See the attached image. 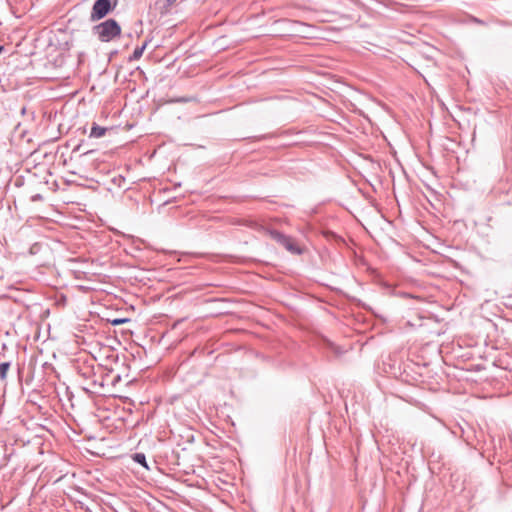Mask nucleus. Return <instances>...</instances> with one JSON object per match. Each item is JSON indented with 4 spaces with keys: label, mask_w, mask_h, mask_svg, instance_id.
I'll list each match as a JSON object with an SVG mask.
<instances>
[{
    "label": "nucleus",
    "mask_w": 512,
    "mask_h": 512,
    "mask_svg": "<svg viewBox=\"0 0 512 512\" xmlns=\"http://www.w3.org/2000/svg\"><path fill=\"white\" fill-rule=\"evenodd\" d=\"M283 247H285L286 250L291 252L292 254L299 255L302 253V250L297 246V244L294 242V240L289 236L285 243L283 244Z\"/></svg>",
    "instance_id": "7ed1b4c3"
},
{
    "label": "nucleus",
    "mask_w": 512,
    "mask_h": 512,
    "mask_svg": "<svg viewBox=\"0 0 512 512\" xmlns=\"http://www.w3.org/2000/svg\"><path fill=\"white\" fill-rule=\"evenodd\" d=\"M146 46H147V43L145 42L142 46L137 47L133 51L132 55L130 56V60L132 61V60L140 59L142 57L143 53H144V50H145Z\"/></svg>",
    "instance_id": "0eeeda50"
},
{
    "label": "nucleus",
    "mask_w": 512,
    "mask_h": 512,
    "mask_svg": "<svg viewBox=\"0 0 512 512\" xmlns=\"http://www.w3.org/2000/svg\"><path fill=\"white\" fill-rule=\"evenodd\" d=\"M106 131L107 129L105 127L99 126L96 123H94L91 128L89 136L93 138H100L105 135Z\"/></svg>",
    "instance_id": "20e7f679"
},
{
    "label": "nucleus",
    "mask_w": 512,
    "mask_h": 512,
    "mask_svg": "<svg viewBox=\"0 0 512 512\" xmlns=\"http://www.w3.org/2000/svg\"><path fill=\"white\" fill-rule=\"evenodd\" d=\"M10 368L9 362H2L0 363V378L4 380L6 378L7 372Z\"/></svg>",
    "instance_id": "6e6552de"
},
{
    "label": "nucleus",
    "mask_w": 512,
    "mask_h": 512,
    "mask_svg": "<svg viewBox=\"0 0 512 512\" xmlns=\"http://www.w3.org/2000/svg\"><path fill=\"white\" fill-rule=\"evenodd\" d=\"M92 34L101 42H110L121 35V26L114 19H107L92 27Z\"/></svg>",
    "instance_id": "f257e3e1"
},
{
    "label": "nucleus",
    "mask_w": 512,
    "mask_h": 512,
    "mask_svg": "<svg viewBox=\"0 0 512 512\" xmlns=\"http://www.w3.org/2000/svg\"><path fill=\"white\" fill-rule=\"evenodd\" d=\"M188 101H189L188 98H177V99L171 100L170 102L185 103V102H188Z\"/></svg>",
    "instance_id": "9d476101"
},
{
    "label": "nucleus",
    "mask_w": 512,
    "mask_h": 512,
    "mask_svg": "<svg viewBox=\"0 0 512 512\" xmlns=\"http://www.w3.org/2000/svg\"><path fill=\"white\" fill-rule=\"evenodd\" d=\"M165 1H166L165 9H168L176 2V0H165Z\"/></svg>",
    "instance_id": "9b49d317"
},
{
    "label": "nucleus",
    "mask_w": 512,
    "mask_h": 512,
    "mask_svg": "<svg viewBox=\"0 0 512 512\" xmlns=\"http://www.w3.org/2000/svg\"><path fill=\"white\" fill-rule=\"evenodd\" d=\"M118 5V0H96L90 13V21L95 22L105 18Z\"/></svg>",
    "instance_id": "f03ea898"
},
{
    "label": "nucleus",
    "mask_w": 512,
    "mask_h": 512,
    "mask_svg": "<svg viewBox=\"0 0 512 512\" xmlns=\"http://www.w3.org/2000/svg\"><path fill=\"white\" fill-rule=\"evenodd\" d=\"M132 459L140 464L141 466H143L144 468L146 469H149V466L147 464V461H146V456L144 453H135L132 455Z\"/></svg>",
    "instance_id": "423d86ee"
},
{
    "label": "nucleus",
    "mask_w": 512,
    "mask_h": 512,
    "mask_svg": "<svg viewBox=\"0 0 512 512\" xmlns=\"http://www.w3.org/2000/svg\"><path fill=\"white\" fill-rule=\"evenodd\" d=\"M127 321H128V319H126V318H116V319L111 321V324L114 325V326H117V325H120V324H122L124 322H127Z\"/></svg>",
    "instance_id": "1a4fd4ad"
},
{
    "label": "nucleus",
    "mask_w": 512,
    "mask_h": 512,
    "mask_svg": "<svg viewBox=\"0 0 512 512\" xmlns=\"http://www.w3.org/2000/svg\"><path fill=\"white\" fill-rule=\"evenodd\" d=\"M270 236L272 239H274L276 242H278L280 245L283 246V244L285 243V241L287 240V238L289 236L281 233L280 231H277V230H271L269 232Z\"/></svg>",
    "instance_id": "39448f33"
},
{
    "label": "nucleus",
    "mask_w": 512,
    "mask_h": 512,
    "mask_svg": "<svg viewBox=\"0 0 512 512\" xmlns=\"http://www.w3.org/2000/svg\"><path fill=\"white\" fill-rule=\"evenodd\" d=\"M472 21H473L474 23H477V24H484V22H483L482 20H480V19H478V18H475V17L472 19Z\"/></svg>",
    "instance_id": "f8f14e48"
}]
</instances>
